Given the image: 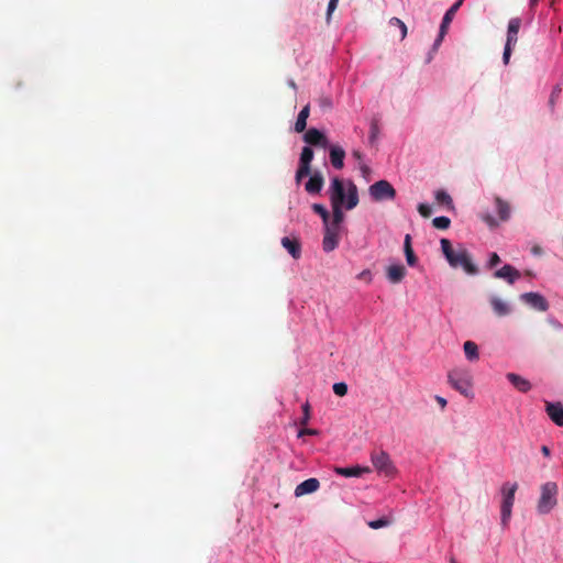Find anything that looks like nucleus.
Segmentation results:
<instances>
[{
    "mask_svg": "<svg viewBox=\"0 0 563 563\" xmlns=\"http://www.w3.org/2000/svg\"><path fill=\"white\" fill-rule=\"evenodd\" d=\"M329 196L333 210V218L330 222V227L340 229V224L344 219L342 207L345 206L347 210H351L358 203L357 187L353 181H349L347 192L345 195L343 180L339 177H333L329 188Z\"/></svg>",
    "mask_w": 563,
    "mask_h": 563,
    "instance_id": "f257e3e1",
    "label": "nucleus"
},
{
    "mask_svg": "<svg viewBox=\"0 0 563 563\" xmlns=\"http://www.w3.org/2000/svg\"><path fill=\"white\" fill-rule=\"evenodd\" d=\"M440 243L441 250L450 266L453 268L462 267L470 275L477 274L478 269L473 263L471 254L465 247L459 245L457 249H453L451 242L448 239H442Z\"/></svg>",
    "mask_w": 563,
    "mask_h": 563,
    "instance_id": "f03ea898",
    "label": "nucleus"
},
{
    "mask_svg": "<svg viewBox=\"0 0 563 563\" xmlns=\"http://www.w3.org/2000/svg\"><path fill=\"white\" fill-rule=\"evenodd\" d=\"M449 384L465 397H472V375L466 368H453L448 373Z\"/></svg>",
    "mask_w": 563,
    "mask_h": 563,
    "instance_id": "7ed1b4c3",
    "label": "nucleus"
},
{
    "mask_svg": "<svg viewBox=\"0 0 563 563\" xmlns=\"http://www.w3.org/2000/svg\"><path fill=\"white\" fill-rule=\"evenodd\" d=\"M558 485L554 482H547L541 486V494L537 509L539 514H549L558 504Z\"/></svg>",
    "mask_w": 563,
    "mask_h": 563,
    "instance_id": "20e7f679",
    "label": "nucleus"
},
{
    "mask_svg": "<svg viewBox=\"0 0 563 563\" xmlns=\"http://www.w3.org/2000/svg\"><path fill=\"white\" fill-rule=\"evenodd\" d=\"M518 489V484L517 483H505L503 486H501V495H503V500H501V506H500V512H501V525L503 526H507L509 520H510V517H511V509H512V506H514V501H515V494Z\"/></svg>",
    "mask_w": 563,
    "mask_h": 563,
    "instance_id": "39448f33",
    "label": "nucleus"
},
{
    "mask_svg": "<svg viewBox=\"0 0 563 563\" xmlns=\"http://www.w3.org/2000/svg\"><path fill=\"white\" fill-rule=\"evenodd\" d=\"M521 23L522 21L520 18H511L508 22L507 37L503 53V62L505 65L509 63L512 48L516 46L518 42V33L521 27Z\"/></svg>",
    "mask_w": 563,
    "mask_h": 563,
    "instance_id": "423d86ee",
    "label": "nucleus"
},
{
    "mask_svg": "<svg viewBox=\"0 0 563 563\" xmlns=\"http://www.w3.org/2000/svg\"><path fill=\"white\" fill-rule=\"evenodd\" d=\"M368 192L374 201L393 200L396 197V190L387 180H378L369 186Z\"/></svg>",
    "mask_w": 563,
    "mask_h": 563,
    "instance_id": "0eeeda50",
    "label": "nucleus"
},
{
    "mask_svg": "<svg viewBox=\"0 0 563 563\" xmlns=\"http://www.w3.org/2000/svg\"><path fill=\"white\" fill-rule=\"evenodd\" d=\"M371 460L374 465V467L379 472L380 474H384L385 476H394L396 473V467L393 464L390 456L385 451H378L373 452L371 454Z\"/></svg>",
    "mask_w": 563,
    "mask_h": 563,
    "instance_id": "6e6552de",
    "label": "nucleus"
},
{
    "mask_svg": "<svg viewBox=\"0 0 563 563\" xmlns=\"http://www.w3.org/2000/svg\"><path fill=\"white\" fill-rule=\"evenodd\" d=\"M313 159V151L310 146H305L299 158V166L296 172V181L300 183L302 178L311 173V162Z\"/></svg>",
    "mask_w": 563,
    "mask_h": 563,
    "instance_id": "1a4fd4ad",
    "label": "nucleus"
},
{
    "mask_svg": "<svg viewBox=\"0 0 563 563\" xmlns=\"http://www.w3.org/2000/svg\"><path fill=\"white\" fill-rule=\"evenodd\" d=\"M520 299L538 311L544 312L549 309L547 299L538 292H525Z\"/></svg>",
    "mask_w": 563,
    "mask_h": 563,
    "instance_id": "9d476101",
    "label": "nucleus"
},
{
    "mask_svg": "<svg viewBox=\"0 0 563 563\" xmlns=\"http://www.w3.org/2000/svg\"><path fill=\"white\" fill-rule=\"evenodd\" d=\"M464 0H457L454 4L451 5V8L445 12L443 19H442V22H441V25H440V32H439V37L437 38L435 41V44L434 45H439L443 38V36L445 35L446 31H448V27L450 25V23L452 22L455 13L457 12V10L460 9V7L462 5Z\"/></svg>",
    "mask_w": 563,
    "mask_h": 563,
    "instance_id": "9b49d317",
    "label": "nucleus"
},
{
    "mask_svg": "<svg viewBox=\"0 0 563 563\" xmlns=\"http://www.w3.org/2000/svg\"><path fill=\"white\" fill-rule=\"evenodd\" d=\"M303 141L309 145L320 146L322 148H327L329 146L328 137L316 128H311L305 133Z\"/></svg>",
    "mask_w": 563,
    "mask_h": 563,
    "instance_id": "f8f14e48",
    "label": "nucleus"
},
{
    "mask_svg": "<svg viewBox=\"0 0 563 563\" xmlns=\"http://www.w3.org/2000/svg\"><path fill=\"white\" fill-rule=\"evenodd\" d=\"M544 410L548 417L559 427L563 426V404L561 401H544Z\"/></svg>",
    "mask_w": 563,
    "mask_h": 563,
    "instance_id": "ddd939ff",
    "label": "nucleus"
},
{
    "mask_svg": "<svg viewBox=\"0 0 563 563\" xmlns=\"http://www.w3.org/2000/svg\"><path fill=\"white\" fill-rule=\"evenodd\" d=\"M339 231L340 229L332 228L330 224L324 225V235L322 241L324 252H331L336 249L339 244Z\"/></svg>",
    "mask_w": 563,
    "mask_h": 563,
    "instance_id": "4468645a",
    "label": "nucleus"
},
{
    "mask_svg": "<svg viewBox=\"0 0 563 563\" xmlns=\"http://www.w3.org/2000/svg\"><path fill=\"white\" fill-rule=\"evenodd\" d=\"M329 147L330 163L335 169L344 167L345 151L340 145H331Z\"/></svg>",
    "mask_w": 563,
    "mask_h": 563,
    "instance_id": "2eb2a0df",
    "label": "nucleus"
},
{
    "mask_svg": "<svg viewBox=\"0 0 563 563\" xmlns=\"http://www.w3.org/2000/svg\"><path fill=\"white\" fill-rule=\"evenodd\" d=\"M494 277L505 279L509 284H514L516 279L520 278V272L514 266L506 264L494 273Z\"/></svg>",
    "mask_w": 563,
    "mask_h": 563,
    "instance_id": "dca6fc26",
    "label": "nucleus"
},
{
    "mask_svg": "<svg viewBox=\"0 0 563 563\" xmlns=\"http://www.w3.org/2000/svg\"><path fill=\"white\" fill-rule=\"evenodd\" d=\"M324 185V178L320 172H314L305 185V189L310 195L319 194Z\"/></svg>",
    "mask_w": 563,
    "mask_h": 563,
    "instance_id": "f3484780",
    "label": "nucleus"
},
{
    "mask_svg": "<svg viewBox=\"0 0 563 563\" xmlns=\"http://www.w3.org/2000/svg\"><path fill=\"white\" fill-rule=\"evenodd\" d=\"M319 487L320 483L317 478H308L300 483L299 485H297V487L295 488V496L301 497L307 494H312L317 492Z\"/></svg>",
    "mask_w": 563,
    "mask_h": 563,
    "instance_id": "a211bd4d",
    "label": "nucleus"
},
{
    "mask_svg": "<svg viewBox=\"0 0 563 563\" xmlns=\"http://www.w3.org/2000/svg\"><path fill=\"white\" fill-rule=\"evenodd\" d=\"M506 378L520 393H528L532 388L531 383L528 379H526L525 377H522V376H520L518 374L508 373L506 375Z\"/></svg>",
    "mask_w": 563,
    "mask_h": 563,
    "instance_id": "6ab92c4d",
    "label": "nucleus"
},
{
    "mask_svg": "<svg viewBox=\"0 0 563 563\" xmlns=\"http://www.w3.org/2000/svg\"><path fill=\"white\" fill-rule=\"evenodd\" d=\"M282 245L295 260L301 256V244L297 238L284 236L282 239Z\"/></svg>",
    "mask_w": 563,
    "mask_h": 563,
    "instance_id": "aec40b11",
    "label": "nucleus"
},
{
    "mask_svg": "<svg viewBox=\"0 0 563 563\" xmlns=\"http://www.w3.org/2000/svg\"><path fill=\"white\" fill-rule=\"evenodd\" d=\"M489 301L495 314L498 317H505L511 312L510 306L497 296L490 297Z\"/></svg>",
    "mask_w": 563,
    "mask_h": 563,
    "instance_id": "412c9836",
    "label": "nucleus"
},
{
    "mask_svg": "<svg viewBox=\"0 0 563 563\" xmlns=\"http://www.w3.org/2000/svg\"><path fill=\"white\" fill-rule=\"evenodd\" d=\"M406 275V268L404 265H390L387 268V278L393 284H398L402 280Z\"/></svg>",
    "mask_w": 563,
    "mask_h": 563,
    "instance_id": "4be33fe9",
    "label": "nucleus"
},
{
    "mask_svg": "<svg viewBox=\"0 0 563 563\" xmlns=\"http://www.w3.org/2000/svg\"><path fill=\"white\" fill-rule=\"evenodd\" d=\"M335 472L342 476L345 477H358L363 475L364 473H369V467H361V466H353V467H338Z\"/></svg>",
    "mask_w": 563,
    "mask_h": 563,
    "instance_id": "5701e85b",
    "label": "nucleus"
},
{
    "mask_svg": "<svg viewBox=\"0 0 563 563\" xmlns=\"http://www.w3.org/2000/svg\"><path fill=\"white\" fill-rule=\"evenodd\" d=\"M309 114H310V107H309V104H306L298 113L297 121L295 123V131L297 133H301L306 130L307 119L309 118Z\"/></svg>",
    "mask_w": 563,
    "mask_h": 563,
    "instance_id": "b1692460",
    "label": "nucleus"
},
{
    "mask_svg": "<svg viewBox=\"0 0 563 563\" xmlns=\"http://www.w3.org/2000/svg\"><path fill=\"white\" fill-rule=\"evenodd\" d=\"M498 216L501 221H507L510 218V206L507 201L497 197L495 199Z\"/></svg>",
    "mask_w": 563,
    "mask_h": 563,
    "instance_id": "393cba45",
    "label": "nucleus"
},
{
    "mask_svg": "<svg viewBox=\"0 0 563 563\" xmlns=\"http://www.w3.org/2000/svg\"><path fill=\"white\" fill-rule=\"evenodd\" d=\"M464 353L467 360L475 361L478 360V347L477 344L473 341H466L463 345Z\"/></svg>",
    "mask_w": 563,
    "mask_h": 563,
    "instance_id": "a878e982",
    "label": "nucleus"
},
{
    "mask_svg": "<svg viewBox=\"0 0 563 563\" xmlns=\"http://www.w3.org/2000/svg\"><path fill=\"white\" fill-rule=\"evenodd\" d=\"M434 197H435V200H437V202L439 205H443L448 209H453L454 208L453 200H452L451 196L446 191H444L442 189L437 190Z\"/></svg>",
    "mask_w": 563,
    "mask_h": 563,
    "instance_id": "bb28decb",
    "label": "nucleus"
},
{
    "mask_svg": "<svg viewBox=\"0 0 563 563\" xmlns=\"http://www.w3.org/2000/svg\"><path fill=\"white\" fill-rule=\"evenodd\" d=\"M312 210L322 218L323 224H330V214L324 206L320 203H313Z\"/></svg>",
    "mask_w": 563,
    "mask_h": 563,
    "instance_id": "cd10ccee",
    "label": "nucleus"
},
{
    "mask_svg": "<svg viewBox=\"0 0 563 563\" xmlns=\"http://www.w3.org/2000/svg\"><path fill=\"white\" fill-rule=\"evenodd\" d=\"M432 224L434 228L439 229V230H446L450 224H451V220L448 218V217H437L432 220Z\"/></svg>",
    "mask_w": 563,
    "mask_h": 563,
    "instance_id": "c85d7f7f",
    "label": "nucleus"
},
{
    "mask_svg": "<svg viewBox=\"0 0 563 563\" xmlns=\"http://www.w3.org/2000/svg\"><path fill=\"white\" fill-rule=\"evenodd\" d=\"M389 24L399 27L401 33V40H404L407 36V26L400 19L391 18L389 20Z\"/></svg>",
    "mask_w": 563,
    "mask_h": 563,
    "instance_id": "c756f323",
    "label": "nucleus"
},
{
    "mask_svg": "<svg viewBox=\"0 0 563 563\" xmlns=\"http://www.w3.org/2000/svg\"><path fill=\"white\" fill-rule=\"evenodd\" d=\"M318 103H319V107L322 109V111H329L330 109H332V99L328 96H321L319 99H318Z\"/></svg>",
    "mask_w": 563,
    "mask_h": 563,
    "instance_id": "7c9ffc66",
    "label": "nucleus"
},
{
    "mask_svg": "<svg viewBox=\"0 0 563 563\" xmlns=\"http://www.w3.org/2000/svg\"><path fill=\"white\" fill-rule=\"evenodd\" d=\"M389 523H390V521L388 519L379 518L377 520L369 521L367 525L372 529H380V528L389 526Z\"/></svg>",
    "mask_w": 563,
    "mask_h": 563,
    "instance_id": "2f4dec72",
    "label": "nucleus"
},
{
    "mask_svg": "<svg viewBox=\"0 0 563 563\" xmlns=\"http://www.w3.org/2000/svg\"><path fill=\"white\" fill-rule=\"evenodd\" d=\"M310 406L308 402L302 405V418L300 419L299 423L301 426H306L310 420Z\"/></svg>",
    "mask_w": 563,
    "mask_h": 563,
    "instance_id": "473e14b6",
    "label": "nucleus"
},
{
    "mask_svg": "<svg viewBox=\"0 0 563 563\" xmlns=\"http://www.w3.org/2000/svg\"><path fill=\"white\" fill-rule=\"evenodd\" d=\"M333 391L335 395L343 397L347 393V385L345 383H335L333 385Z\"/></svg>",
    "mask_w": 563,
    "mask_h": 563,
    "instance_id": "72a5a7b5",
    "label": "nucleus"
},
{
    "mask_svg": "<svg viewBox=\"0 0 563 563\" xmlns=\"http://www.w3.org/2000/svg\"><path fill=\"white\" fill-rule=\"evenodd\" d=\"M378 133H379L378 123H377V121L374 120L371 123V131H369V142L372 144L376 141Z\"/></svg>",
    "mask_w": 563,
    "mask_h": 563,
    "instance_id": "f704fd0d",
    "label": "nucleus"
},
{
    "mask_svg": "<svg viewBox=\"0 0 563 563\" xmlns=\"http://www.w3.org/2000/svg\"><path fill=\"white\" fill-rule=\"evenodd\" d=\"M418 211L423 218H429L431 216V207L427 203H420L418 206Z\"/></svg>",
    "mask_w": 563,
    "mask_h": 563,
    "instance_id": "c9c22d12",
    "label": "nucleus"
},
{
    "mask_svg": "<svg viewBox=\"0 0 563 563\" xmlns=\"http://www.w3.org/2000/svg\"><path fill=\"white\" fill-rule=\"evenodd\" d=\"M317 434H319V431L317 429L303 428L298 431L297 437L302 438L303 435H317Z\"/></svg>",
    "mask_w": 563,
    "mask_h": 563,
    "instance_id": "e433bc0d",
    "label": "nucleus"
},
{
    "mask_svg": "<svg viewBox=\"0 0 563 563\" xmlns=\"http://www.w3.org/2000/svg\"><path fill=\"white\" fill-rule=\"evenodd\" d=\"M339 0H329L327 10V21H330L332 12L336 9Z\"/></svg>",
    "mask_w": 563,
    "mask_h": 563,
    "instance_id": "4c0bfd02",
    "label": "nucleus"
},
{
    "mask_svg": "<svg viewBox=\"0 0 563 563\" xmlns=\"http://www.w3.org/2000/svg\"><path fill=\"white\" fill-rule=\"evenodd\" d=\"M405 255H406V261H407L408 265L415 266L417 263V256L415 255L413 250L405 252Z\"/></svg>",
    "mask_w": 563,
    "mask_h": 563,
    "instance_id": "58836bf2",
    "label": "nucleus"
},
{
    "mask_svg": "<svg viewBox=\"0 0 563 563\" xmlns=\"http://www.w3.org/2000/svg\"><path fill=\"white\" fill-rule=\"evenodd\" d=\"M500 263V257L497 253H492L490 254V258H489V262H488V267L492 268V267H495L497 266L498 264Z\"/></svg>",
    "mask_w": 563,
    "mask_h": 563,
    "instance_id": "ea45409f",
    "label": "nucleus"
},
{
    "mask_svg": "<svg viewBox=\"0 0 563 563\" xmlns=\"http://www.w3.org/2000/svg\"><path fill=\"white\" fill-rule=\"evenodd\" d=\"M404 251L405 252L412 251L410 234H406V236H405Z\"/></svg>",
    "mask_w": 563,
    "mask_h": 563,
    "instance_id": "a19ab883",
    "label": "nucleus"
},
{
    "mask_svg": "<svg viewBox=\"0 0 563 563\" xmlns=\"http://www.w3.org/2000/svg\"><path fill=\"white\" fill-rule=\"evenodd\" d=\"M483 220L490 227L497 225L495 218L490 214L483 216Z\"/></svg>",
    "mask_w": 563,
    "mask_h": 563,
    "instance_id": "79ce46f5",
    "label": "nucleus"
},
{
    "mask_svg": "<svg viewBox=\"0 0 563 563\" xmlns=\"http://www.w3.org/2000/svg\"><path fill=\"white\" fill-rule=\"evenodd\" d=\"M360 169L364 177H366L371 173V168L364 163L360 164Z\"/></svg>",
    "mask_w": 563,
    "mask_h": 563,
    "instance_id": "37998d69",
    "label": "nucleus"
},
{
    "mask_svg": "<svg viewBox=\"0 0 563 563\" xmlns=\"http://www.w3.org/2000/svg\"><path fill=\"white\" fill-rule=\"evenodd\" d=\"M352 155L353 157L360 163L362 164V161H363V154L358 151V150H354L352 152Z\"/></svg>",
    "mask_w": 563,
    "mask_h": 563,
    "instance_id": "c03bdc74",
    "label": "nucleus"
},
{
    "mask_svg": "<svg viewBox=\"0 0 563 563\" xmlns=\"http://www.w3.org/2000/svg\"><path fill=\"white\" fill-rule=\"evenodd\" d=\"M435 401L441 406L442 409L446 407V399L441 396H435Z\"/></svg>",
    "mask_w": 563,
    "mask_h": 563,
    "instance_id": "a18cd8bd",
    "label": "nucleus"
},
{
    "mask_svg": "<svg viewBox=\"0 0 563 563\" xmlns=\"http://www.w3.org/2000/svg\"><path fill=\"white\" fill-rule=\"evenodd\" d=\"M531 252L533 255H541L543 253L542 247L540 245H533Z\"/></svg>",
    "mask_w": 563,
    "mask_h": 563,
    "instance_id": "49530a36",
    "label": "nucleus"
},
{
    "mask_svg": "<svg viewBox=\"0 0 563 563\" xmlns=\"http://www.w3.org/2000/svg\"><path fill=\"white\" fill-rule=\"evenodd\" d=\"M550 323L558 330H561L563 325L556 320H550Z\"/></svg>",
    "mask_w": 563,
    "mask_h": 563,
    "instance_id": "de8ad7c7",
    "label": "nucleus"
},
{
    "mask_svg": "<svg viewBox=\"0 0 563 563\" xmlns=\"http://www.w3.org/2000/svg\"><path fill=\"white\" fill-rule=\"evenodd\" d=\"M541 452L543 453L544 456H550V449L547 445H543L541 448Z\"/></svg>",
    "mask_w": 563,
    "mask_h": 563,
    "instance_id": "09e8293b",
    "label": "nucleus"
},
{
    "mask_svg": "<svg viewBox=\"0 0 563 563\" xmlns=\"http://www.w3.org/2000/svg\"><path fill=\"white\" fill-rule=\"evenodd\" d=\"M290 87H292L294 89L296 88V84L294 81L290 82Z\"/></svg>",
    "mask_w": 563,
    "mask_h": 563,
    "instance_id": "8fccbe9b",
    "label": "nucleus"
},
{
    "mask_svg": "<svg viewBox=\"0 0 563 563\" xmlns=\"http://www.w3.org/2000/svg\"><path fill=\"white\" fill-rule=\"evenodd\" d=\"M450 562H451V563H457V562H456V560H455V559H453V558L450 560Z\"/></svg>",
    "mask_w": 563,
    "mask_h": 563,
    "instance_id": "3c124183",
    "label": "nucleus"
},
{
    "mask_svg": "<svg viewBox=\"0 0 563 563\" xmlns=\"http://www.w3.org/2000/svg\"><path fill=\"white\" fill-rule=\"evenodd\" d=\"M537 0H532V3L536 2Z\"/></svg>",
    "mask_w": 563,
    "mask_h": 563,
    "instance_id": "603ef678",
    "label": "nucleus"
}]
</instances>
